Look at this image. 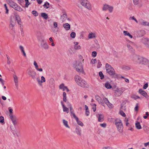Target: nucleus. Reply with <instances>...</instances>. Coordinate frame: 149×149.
<instances>
[{
    "instance_id": "nucleus-1",
    "label": "nucleus",
    "mask_w": 149,
    "mask_h": 149,
    "mask_svg": "<svg viewBox=\"0 0 149 149\" xmlns=\"http://www.w3.org/2000/svg\"><path fill=\"white\" fill-rule=\"evenodd\" d=\"M106 69L107 73L111 76H117L114 68L109 64L107 63L105 66Z\"/></svg>"
},
{
    "instance_id": "nucleus-2",
    "label": "nucleus",
    "mask_w": 149,
    "mask_h": 149,
    "mask_svg": "<svg viewBox=\"0 0 149 149\" xmlns=\"http://www.w3.org/2000/svg\"><path fill=\"white\" fill-rule=\"evenodd\" d=\"M73 66L78 72L82 73L84 72L82 64L81 62L79 61H76L74 64Z\"/></svg>"
},
{
    "instance_id": "nucleus-3",
    "label": "nucleus",
    "mask_w": 149,
    "mask_h": 149,
    "mask_svg": "<svg viewBox=\"0 0 149 149\" xmlns=\"http://www.w3.org/2000/svg\"><path fill=\"white\" fill-rule=\"evenodd\" d=\"M8 4L12 8L16 10L19 11H23L22 9L19 6H18L16 3L11 0H7Z\"/></svg>"
},
{
    "instance_id": "nucleus-4",
    "label": "nucleus",
    "mask_w": 149,
    "mask_h": 149,
    "mask_svg": "<svg viewBox=\"0 0 149 149\" xmlns=\"http://www.w3.org/2000/svg\"><path fill=\"white\" fill-rule=\"evenodd\" d=\"M115 124L118 130L120 133L123 132V127L121 120L118 119H116Z\"/></svg>"
},
{
    "instance_id": "nucleus-5",
    "label": "nucleus",
    "mask_w": 149,
    "mask_h": 149,
    "mask_svg": "<svg viewBox=\"0 0 149 149\" xmlns=\"http://www.w3.org/2000/svg\"><path fill=\"white\" fill-rule=\"evenodd\" d=\"M80 2L82 6L88 10H91L92 9L91 5L88 0H80Z\"/></svg>"
},
{
    "instance_id": "nucleus-6",
    "label": "nucleus",
    "mask_w": 149,
    "mask_h": 149,
    "mask_svg": "<svg viewBox=\"0 0 149 149\" xmlns=\"http://www.w3.org/2000/svg\"><path fill=\"white\" fill-rule=\"evenodd\" d=\"M27 73L29 76L32 78L34 79H36V72L31 69H29L27 70Z\"/></svg>"
},
{
    "instance_id": "nucleus-7",
    "label": "nucleus",
    "mask_w": 149,
    "mask_h": 149,
    "mask_svg": "<svg viewBox=\"0 0 149 149\" xmlns=\"http://www.w3.org/2000/svg\"><path fill=\"white\" fill-rule=\"evenodd\" d=\"M141 56H139L134 55L133 56L132 60L135 63L140 64Z\"/></svg>"
},
{
    "instance_id": "nucleus-8",
    "label": "nucleus",
    "mask_w": 149,
    "mask_h": 149,
    "mask_svg": "<svg viewBox=\"0 0 149 149\" xmlns=\"http://www.w3.org/2000/svg\"><path fill=\"white\" fill-rule=\"evenodd\" d=\"M82 79L78 75H76L75 76V79L76 82L78 85L80 86H84V84L83 82H82L81 84L80 83V81Z\"/></svg>"
},
{
    "instance_id": "nucleus-9",
    "label": "nucleus",
    "mask_w": 149,
    "mask_h": 149,
    "mask_svg": "<svg viewBox=\"0 0 149 149\" xmlns=\"http://www.w3.org/2000/svg\"><path fill=\"white\" fill-rule=\"evenodd\" d=\"M10 118L12 121L13 124L14 125H15L17 124V118L16 116L14 115H11L9 116Z\"/></svg>"
},
{
    "instance_id": "nucleus-10",
    "label": "nucleus",
    "mask_w": 149,
    "mask_h": 149,
    "mask_svg": "<svg viewBox=\"0 0 149 149\" xmlns=\"http://www.w3.org/2000/svg\"><path fill=\"white\" fill-rule=\"evenodd\" d=\"M40 45L42 47L45 49H47L49 48L48 45L46 42L43 39H42L41 40Z\"/></svg>"
},
{
    "instance_id": "nucleus-11",
    "label": "nucleus",
    "mask_w": 149,
    "mask_h": 149,
    "mask_svg": "<svg viewBox=\"0 0 149 149\" xmlns=\"http://www.w3.org/2000/svg\"><path fill=\"white\" fill-rule=\"evenodd\" d=\"M102 100L104 104L105 103L110 108L112 107V104L109 102L107 98L104 97L102 98Z\"/></svg>"
},
{
    "instance_id": "nucleus-12",
    "label": "nucleus",
    "mask_w": 149,
    "mask_h": 149,
    "mask_svg": "<svg viewBox=\"0 0 149 149\" xmlns=\"http://www.w3.org/2000/svg\"><path fill=\"white\" fill-rule=\"evenodd\" d=\"M141 42L146 46H149V39L147 38H143L141 39Z\"/></svg>"
},
{
    "instance_id": "nucleus-13",
    "label": "nucleus",
    "mask_w": 149,
    "mask_h": 149,
    "mask_svg": "<svg viewBox=\"0 0 149 149\" xmlns=\"http://www.w3.org/2000/svg\"><path fill=\"white\" fill-rule=\"evenodd\" d=\"M139 24L144 26H149V22L146 21L142 19L139 20Z\"/></svg>"
},
{
    "instance_id": "nucleus-14",
    "label": "nucleus",
    "mask_w": 149,
    "mask_h": 149,
    "mask_svg": "<svg viewBox=\"0 0 149 149\" xmlns=\"http://www.w3.org/2000/svg\"><path fill=\"white\" fill-rule=\"evenodd\" d=\"M123 91L121 88H117L115 91V95L116 96H119L123 93Z\"/></svg>"
},
{
    "instance_id": "nucleus-15",
    "label": "nucleus",
    "mask_w": 149,
    "mask_h": 149,
    "mask_svg": "<svg viewBox=\"0 0 149 149\" xmlns=\"http://www.w3.org/2000/svg\"><path fill=\"white\" fill-rule=\"evenodd\" d=\"M95 97L97 101L100 103V104L102 106H104V103L103 102L102 99L98 95H96Z\"/></svg>"
},
{
    "instance_id": "nucleus-16",
    "label": "nucleus",
    "mask_w": 149,
    "mask_h": 149,
    "mask_svg": "<svg viewBox=\"0 0 149 149\" xmlns=\"http://www.w3.org/2000/svg\"><path fill=\"white\" fill-rule=\"evenodd\" d=\"M13 77L14 79V82L15 86L17 88H18V77L15 74H13Z\"/></svg>"
},
{
    "instance_id": "nucleus-17",
    "label": "nucleus",
    "mask_w": 149,
    "mask_h": 149,
    "mask_svg": "<svg viewBox=\"0 0 149 149\" xmlns=\"http://www.w3.org/2000/svg\"><path fill=\"white\" fill-rule=\"evenodd\" d=\"M148 61L147 59L141 57L140 64L145 65L147 64L148 63Z\"/></svg>"
},
{
    "instance_id": "nucleus-18",
    "label": "nucleus",
    "mask_w": 149,
    "mask_h": 149,
    "mask_svg": "<svg viewBox=\"0 0 149 149\" xmlns=\"http://www.w3.org/2000/svg\"><path fill=\"white\" fill-rule=\"evenodd\" d=\"M15 22H14L13 20H11L9 25V28L12 30H14V27L15 26Z\"/></svg>"
},
{
    "instance_id": "nucleus-19",
    "label": "nucleus",
    "mask_w": 149,
    "mask_h": 149,
    "mask_svg": "<svg viewBox=\"0 0 149 149\" xmlns=\"http://www.w3.org/2000/svg\"><path fill=\"white\" fill-rule=\"evenodd\" d=\"M139 93L143 96L146 97L148 95L146 92L143 90L142 89H140L139 90Z\"/></svg>"
},
{
    "instance_id": "nucleus-20",
    "label": "nucleus",
    "mask_w": 149,
    "mask_h": 149,
    "mask_svg": "<svg viewBox=\"0 0 149 149\" xmlns=\"http://www.w3.org/2000/svg\"><path fill=\"white\" fill-rule=\"evenodd\" d=\"M96 37L95 33L92 32L90 33L88 36V37L89 39L95 38Z\"/></svg>"
},
{
    "instance_id": "nucleus-21",
    "label": "nucleus",
    "mask_w": 149,
    "mask_h": 149,
    "mask_svg": "<svg viewBox=\"0 0 149 149\" xmlns=\"http://www.w3.org/2000/svg\"><path fill=\"white\" fill-rule=\"evenodd\" d=\"M74 118L75 119L77 124L81 126H83L84 125L83 123L81 121L79 120L78 118L76 116H74Z\"/></svg>"
},
{
    "instance_id": "nucleus-22",
    "label": "nucleus",
    "mask_w": 149,
    "mask_h": 149,
    "mask_svg": "<svg viewBox=\"0 0 149 149\" xmlns=\"http://www.w3.org/2000/svg\"><path fill=\"white\" fill-rule=\"evenodd\" d=\"M15 17L17 21L18 24L21 25L22 24V23L21 21L20 17L18 15H16Z\"/></svg>"
},
{
    "instance_id": "nucleus-23",
    "label": "nucleus",
    "mask_w": 149,
    "mask_h": 149,
    "mask_svg": "<svg viewBox=\"0 0 149 149\" xmlns=\"http://www.w3.org/2000/svg\"><path fill=\"white\" fill-rule=\"evenodd\" d=\"M69 106H70V112L71 113V116H72V115L73 116V117H74V116H76L74 113V112L73 111L72 109V105L70 104H69Z\"/></svg>"
},
{
    "instance_id": "nucleus-24",
    "label": "nucleus",
    "mask_w": 149,
    "mask_h": 149,
    "mask_svg": "<svg viewBox=\"0 0 149 149\" xmlns=\"http://www.w3.org/2000/svg\"><path fill=\"white\" fill-rule=\"evenodd\" d=\"M63 27L67 31L70 28V25L68 23H66L63 24Z\"/></svg>"
},
{
    "instance_id": "nucleus-25",
    "label": "nucleus",
    "mask_w": 149,
    "mask_h": 149,
    "mask_svg": "<svg viewBox=\"0 0 149 149\" xmlns=\"http://www.w3.org/2000/svg\"><path fill=\"white\" fill-rule=\"evenodd\" d=\"M67 15L66 14H63L61 16V19L62 22L65 20L67 18Z\"/></svg>"
},
{
    "instance_id": "nucleus-26",
    "label": "nucleus",
    "mask_w": 149,
    "mask_h": 149,
    "mask_svg": "<svg viewBox=\"0 0 149 149\" xmlns=\"http://www.w3.org/2000/svg\"><path fill=\"white\" fill-rule=\"evenodd\" d=\"M63 125L65 127L68 128H70V126L68 125V122L67 121L65 120L64 119H63Z\"/></svg>"
},
{
    "instance_id": "nucleus-27",
    "label": "nucleus",
    "mask_w": 149,
    "mask_h": 149,
    "mask_svg": "<svg viewBox=\"0 0 149 149\" xmlns=\"http://www.w3.org/2000/svg\"><path fill=\"white\" fill-rule=\"evenodd\" d=\"M104 120V116L102 114H99L98 121L99 122H102Z\"/></svg>"
},
{
    "instance_id": "nucleus-28",
    "label": "nucleus",
    "mask_w": 149,
    "mask_h": 149,
    "mask_svg": "<svg viewBox=\"0 0 149 149\" xmlns=\"http://www.w3.org/2000/svg\"><path fill=\"white\" fill-rule=\"evenodd\" d=\"M82 82H83V84H84V85H83L84 86H81V87H88V85L87 84L86 82L84 80L82 79L81 81H80V83L81 84H82L81 83Z\"/></svg>"
},
{
    "instance_id": "nucleus-29",
    "label": "nucleus",
    "mask_w": 149,
    "mask_h": 149,
    "mask_svg": "<svg viewBox=\"0 0 149 149\" xmlns=\"http://www.w3.org/2000/svg\"><path fill=\"white\" fill-rule=\"evenodd\" d=\"M41 16L45 19H47L48 18L47 15L45 13H42L41 14Z\"/></svg>"
},
{
    "instance_id": "nucleus-30",
    "label": "nucleus",
    "mask_w": 149,
    "mask_h": 149,
    "mask_svg": "<svg viewBox=\"0 0 149 149\" xmlns=\"http://www.w3.org/2000/svg\"><path fill=\"white\" fill-rule=\"evenodd\" d=\"M65 87H67L65 86L64 84L63 83L60 85L59 86V89H62L63 91H64L66 89Z\"/></svg>"
},
{
    "instance_id": "nucleus-31",
    "label": "nucleus",
    "mask_w": 149,
    "mask_h": 149,
    "mask_svg": "<svg viewBox=\"0 0 149 149\" xmlns=\"http://www.w3.org/2000/svg\"><path fill=\"white\" fill-rule=\"evenodd\" d=\"M19 49L21 50L22 52L23 53L24 56L25 57L26 56V55L25 52L24 50V48L22 46V45H20L19 46Z\"/></svg>"
},
{
    "instance_id": "nucleus-32",
    "label": "nucleus",
    "mask_w": 149,
    "mask_h": 149,
    "mask_svg": "<svg viewBox=\"0 0 149 149\" xmlns=\"http://www.w3.org/2000/svg\"><path fill=\"white\" fill-rule=\"evenodd\" d=\"M76 132L77 134L79 136L81 135V129L79 127H77L76 129Z\"/></svg>"
},
{
    "instance_id": "nucleus-33",
    "label": "nucleus",
    "mask_w": 149,
    "mask_h": 149,
    "mask_svg": "<svg viewBox=\"0 0 149 149\" xmlns=\"http://www.w3.org/2000/svg\"><path fill=\"white\" fill-rule=\"evenodd\" d=\"M135 126L136 129L139 130L141 129V127L140 123L137 122L135 123Z\"/></svg>"
},
{
    "instance_id": "nucleus-34",
    "label": "nucleus",
    "mask_w": 149,
    "mask_h": 149,
    "mask_svg": "<svg viewBox=\"0 0 149 149\" xmlns=\"http://www.w3.org/2000/svg\"><path fill=\"white\" fill-rule=\"evenodd\" d=\"M105 87L107 89H110L111 88L112 86L110 85V84L108 82H106L105 84Z\"/></svg>"
},
{
    "instance_id": "nucleus-35",
    "label": "nucleus",
    "mask_w": 149,
    "mask_h": 149,
    "mask_svg": "<svg viewBox=\"0 0 149 149\" xmlns=\"http://www.w3.org/2000/svg\"><path fill=\"white\" fill-rule=\"evenodd\" d=\"M63 101L65 102H66L67 101L66 94L65 92H63Z\"/></svg>"
},
{
    "instance_id": "nucleus-36",
    "label": "nucleus",
    "mask_w": 149,
    "mask_h": 149,
    "mask_svg": "<svg viewBox=\"0 0 149 149\" xmlns=\"http://www.w3.org/2000/svg\"><path fill=\"white\" fill-rule=\"evenodd\" d=\"M109 6V5L106 4L104 5L102 8V10L103 11H105L108 9Z\"/></svg>"
},
{
    "instance_id": "nucleus-37",
    "label": "nucleus",
    "mask_w": 149,
    "mask_h": 149,
    "mask_svg": "<svg viewBox=\"0 0 149 149\" xmlns=\"http://www.w3.org/2000/svg\"><path fill=\"white\" fill-rule=\"evenodd\" d=\"M63 108V111L66 112L67 113H69V109L68 108L65 107V106H64Z\"/></svg>"
},
{
    "instance_id": "nucleus-38",
    "label": "nucleus",
    "mask_w": 149,
    "mask_h": 149,
    "mask_svg": "<svg viewBox=\"0 0 149 149\" xmlns=\"http://www.w3.org/2000/svg\"><path fill=\"white\" fill-rule=\"evenodd\" d=\"M54 79L53 78H51L49 81V84L53 85L54 83Z\"/></svg>"
},
{
    "instance_id": "nucleus-39",
    "label": "nucleus",
    "mask_w": 149,
    "mask_h": 149,
    "mask_svg": "<svg viewBox=\"0 0 149 149\" xmlns=\"http://www.w3.org/2000/svg\"><path fill=\"white\" fill-rule=\"evenodd\" d=\"M41 86L42 85V83L44 82L45 81V78L43 76L41 77Z\"/></svg>"
},
{
    "instance_id": "nucleus-40",
    "label": "nucleus",
    "mask_w": 149,
    "mask_h": 149,
    "mask_svg": "<svg viewBox=\"0 0 149 149\" xmlns=\"http://www.w3.org/2000/svg\"><path fill=\"white\" fill-rule=\"evenodd\" d=\"M49 3L47 2H46L43 5L44 6L45 8L46 9H47L49 8Z\"/></svg>"
},
{
    "instance_id": "nucleus-41",
    "label": "nucleus",
    "mask_w": 149,
    "mask_h": 149,
    "mask_svg": "<svg viewBox=\"0 0 149 149\" xmlns=\"http://www.w3.org/2000/svg\"><path fill=\"white\" fill-rule=\"evenodd\" d=\"M4 5L5 8V9L6 10L5 13L6 14H8V13L9 10L8 9L6 4H5Z\"/></svg>"
},
{
    "instance_id": "nucleus-42",
    "label": "nucleus",
    "mask_w": 149,
    "mask_h": 149,
    "mask_svg": "<svg viewBox=\"0 0 149 149\" xmlns=\"http://www.w3.org/2000/svg\"><path fill=\"white\" fill-rule=\"evenodd\" d=\"M32 14L34 15L35 16H37L38 15V12L35 10H33L32 12Z\"/></svg>"
},
{
    "instance_id": "nucleus-43",
    "label": "nucleus",
    "mask_w": 149,
    "mask_h": 149,
    "mask_svg": "<svg viewBox=\"0 0 149 149\" xmlns=\"http://www.w3.org/2000/svg\"><path fill=\"white\" fill-rule=\"evenodd\" d=\"M8 109L9 112V116L11 115H13V109H10V107L8 108Z\"/></svg>"
},
{
    "instance_id": "nucleus-44",
    "label": "nucleus",
    "mask_w": 149,
    "mask_h": 149,
    "mask_svg": "<svg viewBox=\"0 0 149 149\" xmlns=\"http://www.w3.org/2000/svg\"><path fill=\"white\" fill-rule=\"evenodd\" d=\"M102 65V64L101 63V62L99 60H98L97 61V68H100L101 66Z\"/></svg>"
},
{
    "instance_id": "nucleus-45",
    "label": "nucleus",
    "mask_w": 149,
    "mask_h": 149,
    "mask_svg": "<svg viewBox=\"0 0 149 149\" xmlns=\"http://www.w3.org/2000/svg\"><path fill=\"white\" fill-rule=\"evenodd\" d=\"M99 75L100 77V79H102L104 78V76L102 72H99Z\"/></svg>"
},
{
    "instance_id": "nucleus-46",
    "label": "nucleus",
    "mask_w": 149,
    "mask_h": 149,
    "mask_svg": "<svg viewBox=\"0 0 149 149\" xmlns=\"http://www.w3.org/2000/svg\"><path fill=\"white\" fill-rule=\"evenodd\" d=\"M145 31L143 30H141L139 32V34L141 36H143L145 34Z\"/></svg>"
},
{
    "instance_id": "nucleus-47",
    "label": "nucleus",
    "mask_w": 149,
    "mask_h": 149,
    "mask_svg": "<svg viewBox=\"0 0 149 149\" xmlns=\"http://www.w3.org/2000/svg\"><path fill=\"white\" fill-rule=\"evenodd\" d=\"M113 9V6H109L108 10H109L110 13H111L112 12Z\"/></svg>"
},
{
    "instance_id": "nucleus-48",
    "label": "nucleus",
    "mask_w": 149,
    "mask_h": 149,
    "mask_svg": "<svg viewBox=\"0 0 149 149\" xmlns=\"http://www.w3.org/2000/svg\"><path fill=\"white\" fill-rule=\"evenodd\" d=\"M25 1L26 2V4H25V7H28L30 4V3L29 1L28 0H25Z\"/></svg>"
},
{
    "instance_id": "nucleus-49",
    "label": "nucleus",
    "mask_w": 149,
    "mask_h": 149,
    "mask_svg": "<svg viewBox=\"0 0 149 149\" xmlns=\"http://www.w3.org/2000/svg\"><path fill=\"white\" fill-rule=\"evenodd\" d=\"M76 36V33L74 32H72L70 34V36L72 38H74Z\"/></svg>"
},
{
    "instance_id": "nucleus-50",
    "label": "nucleus",
    "mask_w": 149,
    "mask_h": 149,
    "mask_svg": "<svg viewBox=\"0 0 149 149\" xmlns=\"http://www.w3.org/2000/svg\"><path fill=\"white\" fill-rule=\"evenodd\" d=\"M127 46L128 49L131 51L133 50V49L132 47L129 44H127Z\"/></svg>"
},
{
    "instance_id": "nucleus-51",
    "label": "nucleus",
    "mask_w": 149,
    "mask_h": 149,
    "mask_svg": "<svg viewBox=\"0 0 149 149\" xmlns=\"http://www.w3.org/2000/svg\"><path fill=\"white\" fill-rule=\"evenodd\" d=\"M131 19L134 20L136 22V23H138V21L136 20V19L134 17V16L130 17V19Z\"/></svg>"
},
{
    "instance_id": "nucleus-52",
    "label": "nucleus",
    "mask_w": 149,
    "mask_h": 149,
    "mask_svg": "<svg viewBox=\"0 0 149 149\" xmlns=\"http://www.w3.org/2000/svg\"><path fill=\"white\" fill-rule=\"evenodd\" d=\"M4 118L3 116H1L0 117V122L1 123H3L4 122Z\"/></svg>"
},
{
    "instance_id": "nucleus-53",
    "label": "nucleus",
    "mask_w": 149,
    "mask_h": 149,
    "mask_svg": "<svg viewBox=\"0 0 149 149\" xmlns=\"http://www.w3.org/2000/svg\"><path fill=\"white\" fill-rule=\"evenodd\" d=\"M81 47L80 45H74V48L75 49H81Z\"/></svg>"
},
{
    "instance_id": "nucleus-54",
    "label": "nucleus",
    "mask_w": 149,
    "mask_h": 149,
    "mask_svg": "<svg viewBox=\"0 0 149 149\" xmlns=\"http://www.w3.org/2000/svg\"><path fill=\"white\" fill-rule=\"evenodd\" d=\"M134 5H136L139 3V0H133Z\"/></svg>"
},
{
    "instance_id": "nucleus-55",
    "label": "nucleus",
    "mask_w": 149,
    "mask_h": 149,
    "mask_svg": "<svg viewBox=\"0 0 149 149\" xmlns=\"http://www.w3.org/2000/svg\"><path fill=\"white\" fill-rule=\"evenodd\" d=\"M120 114L122 116H123L125 117L126 116V115L125 113L122 111H120Z\"/></svg>"
},
{
    "instance_id": "nucleus-56",
    "label": "nucleus",
    "mask_w": 149,
    "mask_h": 149,
    "mask_svg": "<svg viewBox=\"0 0 149 149\" xmlns=\"http://www.w3.org/2000/svg\"><path fill=\"white\" fill-rule=\"evenodd\" d=\"M97 55V52L95 51L92 52V55L93 57H95Z\"/></svg>"
},
{
    "instance_id": "nucleus-57",
    "label": "nucleus",
    "mask_w": 149,
    "mask_h": 149,
    "mask_svg": "<svg viewBox=\"0 0 149 149\" xmlns=\"http://www.w3.org/2000/svg\"><path fill=\"white\" fill-rule=\"evenodd\" d=\"M93 111L94 112H95L96 111V105L95 104H93Z\"/></svg>"
},
{
    "instance_id": "nucleus-58",
    "label": "nucleus",
    "mask_w": 149,
    "mask_h": 149,
    "mask_svg": "<svg viewBox=\"0 0 149 149\" xmlns=\"http://www.w3.org/2000/svg\"><path fill=\"white\" fill-rule=\"evenodd\" d=\"M20 31L21 32L22 34H23V26L22 25V24L21 25H20Z\"/></svg>"
},
{
    "instance_id": "nucleus-59",
    "label": "nucleus",
    "mask_w": 149,
    "mask_h": 149,
    "mask_svg": "<svg viewBox=\"0 0 149 149\" xmlns=\"http://www.w3.org/2000/svg\"><path fill=\"white\" fill-rule=\"evenodd\" d=\"M123 33L124 35L125 36H127L128 34H129V33L127 31H123Z\"/></svg>"
},
{
    "instance_id": "nucleus-60",
    "label": "nucleus",
    "mask_w": 149,
    "mask_h": 149,
    "mask_svg": "<svg viewBox=\"0 0 149 149\" xmlns=\"http://www.w3.org/2000/svg\"><path fill=\"white\" fill-rule=\"evenodd\" d=\"M97 62V60L96 59H92L91 61V63L92 64H95Z\"/></svg>"
},
{
    "instance_id": "nucleus-61",
    "label": "nucleus",
    "mask_w": 149,
    "mask_h": 149,
    "mask_svg": "<svg viewBox=\"0 0 149 149\" xmlns=\"http://www.w3.org/2000/svg\"><path fill=\"white\" fill-rule=\"evenodd\" d=\"M139 108V106L138 104L137 103L136 104V106L134 108V110L136 111H138Z\"/></svg>"
},
{
    "instance_id": "nucleus-62",
    "label": "nucleus",
    "mask_w": 149,
    "mask_h": 149,
    "mask_svg": "<svg viewBox=\"0 0 149 149\" xmlns=\"http://www.w3.org/2000/svg\"><path fill=\"white\" fill-rule=\"evenodd\" d=\"M37 80L38 81V84L40 86H41V81L40 80V79L38 77L36 78Z\"/></svg>"
},
{
    "instance_id": "nucleus-63",
    "label": "nucleus",
    "mask_w": 149,
    "mask_h": 149,
    "mask_svg": "<svg viewBox=\"0 0 149 149\" xmlns=\"http://www.w3.org/2000/svg\"><path fill=\"white\" fill-rule=\"evenodd\" d=\"M143 129L145 131H147V130L149 129V128H148L146 126H144L143 127Z\"/></svg>"
},
{
    "instance_id": "nucleus-64",
    "label": "nucleus",
    "mask_w": 149,
    "mask_h": 149,
    "mask_svg": "<svg viewBox=\"0 0 149 149\" xmlns=\"http://www.w3.org/2000/svg\"><path fill=\"white\" fill-rule=\"evenodd\" d=\"M148 83H146L143 86V88L144 89H146L148 87Z\"/></svg>"
}]
</instances>
